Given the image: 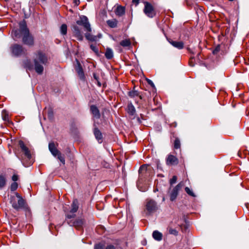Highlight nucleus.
<instances>
[{
	"label": "nucleus",
	"mask_w": 249,
	"mask_h": 249,
	"mask_svg": "<svg viewBox=\"0 0 249 249\" xmlns=\"http://www.w3.org/2000/svg\"><path fill=\"white\" fill-rule=\"evenodd\" d=\"M20 28L22 31V41L28 45H32L34 44L33 37L30 35L29 30L27 28L26 22L24 20L20 22Z\"/></svg>",
	"instance_id": "obj_4"
},
{
	"label": "nucleus",
	"mask_w": 249,
	"mask_h": 249,
	"mask_svg": "<svg viewBox=\"0 0 249 249\" xmlns=\"http://www.w3.org/2000/svg\"><path fill=\"white\" fill-rule=\"evenodd\" d=\"M18 145L23 153L25 159H26V160H25L23 158H22L21 159V161L25 167H28L32 165L33 162L31 160L32 156L29 148L25 145L22 141L20 140L19 141Z\"/></svg>",
	"instance_id": "obj_3"
},
{
	"label": "nucleus",
	"mask_w": 249,
	"mask_h": 249,
	"mask_svg": "<svg viewBox=\"0 0 249 249\" xmlns=\"http://www.w3.org/2000/svg\"><path fill=\"white\" fill-rule=\"evenodd\" d=\"M189 63H190V65L191 66H194V64H193V63H192V61H190V62H189Z\"/></svg>",
	"instance_id": "obj_47"
},
{
	"label": "nucleus",
	"mask_w": 249,
	"mask_h": 249,
	"mask_svg": "<svg viewBox=\"0 0 249 249\" xmlns=\"http://www.w3.org/2000/svg\"><path fill=\"white\" fill-rule=\"evenodd\" d=\"M185 191L188 195L192 197H196V196L195 194L193 192V190L190 189L189 187H186L185 188Z\"/></svg>",
	"instance_id": "obj_32"
},
{
	"label": "nucleus",
	"mask_w": 249,
	"mask_h": 249,
	"mask_svg": "<svg viewBox=\"0 0 249 249\" xmlns=\"http://www.w3.org/2000/svg\"><path fill=\"white\" fill-rule=\"evenodd\" d=\"M48 59L46 55L40 51H38L34 58L35 69L38 74H41L44 70L42 65H46Z\"/></svg>",
	"instance_id": "obj_2"
},
{
	"label": "nucleus",
	"mask_w": 249,
	"mask_h": 249,
	"mask_svg": "<svg viewBox=\"0 0 249 249\" xmlns=\"http://www.w3.org/2000/svg\"><path fill=\"white\" fill-rule=\"evenodd\" d=\"M125 13V8L124 7L122 6H119L117 7L115 14L116 15L121 17Z\"/></svg>",
	"instance_id": "obj_24"
},
{
	"label": "nucleus",
	"mask_w": 249,
	"mask_h": 249,
	"mask_svg": "<svg viewBox=\"0 0 249 249\" xmlns=\"http://www.w3.org/2000/svg\"><path fill=\"white\" fill-rule=\"evenodd\" d=\"M90 48L94 52L98 53V49L95 45L91 44L90 46Z\"/></svg>",
	"instance_id": "obj_36"
},
{
	"label": "nucleus",
	"mask_w": 249,
	"mask_h": 249,
	"mask_svg": "<svg viewBox=\"0 0 249 249\" xmlns=\"http://www.w3.org/2000/svg\"><path fill=\"white\" fill-rule=\"evenodd\" d=\"M146 93L145 92H139V91L137 90H132L129 91L128 92V95L134 98L136 96H139L141 99H143L144 97V95H146Z\"/></svg>",
	"instance_id": "obj_17"
},
{
	"label": "nucleus",
	"mask_w": 249,
	"mask_h": 249,
	"mask_svg": "<svg viewBox=\"0 0 249 249\" xmlns=\"http://www.w3.org/2000/svg\"><path fill=\"white\" fill-rule=\"evenodd\" d=\"M93 133L96 139L98 141V142L100 143H102L103 142L102 134L98 128H94L93 130Z\"/></svg>",
	"instance_id": "obj_18"
},
{
	"label": "nucleus",
	"mask_w": 249,
	"mask_h": 249,
	"mask_svg": "<svg viewBox=\"0 0 249 249\" xmlns=\"http://www.w3.org/2000/svg\"><path fill=\"white\" fill-rule=\"evenodd\" d=\"M12 52L15 56H19L25 53L24 48L21 45L14 44L11 47Z\"/></svg>",
	"instance_id": "obj_11"
},
{
	"label": "nucleus",
	"mask_w": 249,
	"mask_h": 249,
	"mask_svg": "<svg viewBox=\"0 0 249 249\" xmlns=\"http://www.w3.org/2000/svg\"><path fill=\"white\" fill-rule=\"evenodd\" d=\"M168 40L173 46L178 49L180 50L184 48V43L182 41H173L171 39H168Z\"/></svg>",
	"instance_id": "obj_19"
},
{
	"label": "nucleus",
	"mask_w": 249,
	"mask_h": 249,
	"mask_svg": "<svg viewBox=\"0 0 249 249\" xmlns=\"http://www.w3.org/2000/svg\"><path fill=\"white\" fill-rule=\"evenodd\" d=\"M6 184V178L3 175H0V189L4 188Z\"/></svg>",
	"instance_id": "obj_27"
},
{
	"label": "nucleus",
	"mask_w": 249,
	"mask_h": 249,
	"mask_svg": "<svg viewBox=\"0 0 249 249\" xmlns=\"http://www.w3.org/2000/svg\"><path fill=\"white\" fill-rule=\"evenodd\" d=\"M153 238L158 241H161L162 239V234L158 231H154L152 233Z\"/></svg>",
	"instance_id": "obj_23"
},
{
	"label": "nucleus",
	"mask_w": 249,
	"mask_h": 249,
	"mask_svg": "<svg viewBox=\"0 0 249 249\" xmlns=\"http://www.w3.org/2000/svg\"><path fill=\"white\" fill-rule=\"evenodd\" d=\"M148 166L145 164L142 165L139 170V173L140 174H143L145 173L147 170V167Z\"/></svg>",
	"instance_id": "obj_30"
},
{
	"label": "nucleus",
	"mask_w": 249,
	"mask_h": 249,
	"mask_svg": "<svg viewBox=\"0 0 249 249\" xmlns=\"http://www.w3.org/2000/svg\"><path fill=\"white\" fill-rule=\"evenodd\" d=\"M93 76L94 79L97 81L98 86H101V84L100 82L99 81V77L96 75V74L95 73H93Z\"/></svg>",
	"instance_id": "obj_37"
},
{
	"label": "nucleus",
	"mask_w": 249,
	"mask_h": 249,
	"mask_svg": "<svg viewBox=\"0 0 249 249\" xmlns=\"http://www.w3.org/2000/svg\"><path fill=\"white\" fill-rule=\"evenodd\" d=\"M12 179L13 180V181H14V182H16V181H17L18 179V176L17 175H14L13 176H12Z\"/></svg>",
	"instance_id": "obj_41"
},
{
	"label": "nucleus",
	"mask_w": 249,
	"mask_h": 249,
	"mask_svg": "<svg viewBox=\"0 0 249 249\" xmlns=\"http://www.w3.org/2000/svg\"><path fill=\"white\" fill-rule=\"evenodd\" d=\"M79 208V203L77 199H75L73 200L71 205V210L69 213L66 214V219H70L75 216V213L77 211Z\"/></svg>",
	"instance_id": "obj_8"
},
{
	"label": "nucleus",
	"mask_w": 249,
	"mask_h": 249,
	"mask_svg": "<svg viewBox=\"0 0 249 249\" xmlns=\"http://www.w3.org/2000/svg\"><path fill=\"white\" fill-rule=\"evenodd\" d=\"M66 220L69 225L71 226H74L77 229H79L82 227L84 224L83 220L82 219H77L74 221L73 220H71V219H66Z\"/></svg>",
	"instance_id": "obj_12"
},
{
	"label": "nucleus",
	"mask_w": 249,
	"mask_h": 249,
	"mask_svg": "<svg viewBox=\"0 0 249 249\" xmlns=\"http://www.w3.org/2000/svg\"><path fill=\"white\" fill-rule=\"evenodd\" d=\"M2 119L5 122H9V115L7 111L3 110L2 112Z\"/></svg>",
	"instance_id": "obj_29"
},
{
	"label": "nucleus",
	"mask_w": 249,
	"mask_h": 249,
	"mask_svg": "<svg viewBox=\"0 0 249 249\" xmlns=\"http://www.w3.org/2000/svg\"><path fill=\"white\" fill-rule=\"evenodd\" d=\"M49 149L51 154L57 159H58L63 164H65V160L63 155L59 151L55 143L53 142H51L49 143Z\"/></svg>",
	"instance_id": "obj_5"
},
{
	"label": "nucleus",
	"mask_w": 249,
	"mask_h": 249,
	"mask_svg": "<svg viewBox=\"0 0 249 249\" xmlns=\"http://www.w3.org/2000/svg\"><path fill=\"white\" fill-rule=\"evenodd\" d=\"M140 0H132V3L135 5V6H137L139 3Z\"/></svg>",
	"instance_id": "obj_44"
},
{
	"label": "nucleus",
	"mask_w": 249,
	"mask_h": 249,
	"mask_svg": "<svg viewBox=\"0 0 249 249\" xmlns=\"http://www.w3.org/2000/svg\"><path fill=\"white\" fill-rule=\"evenodd\" d=\"M147 83H148V84H149L151 87H152L153 88L155 87V85H154L153 82L151 80L147 79Z\"/></svg>",
	"instance_id": "obj_42"
},
{
	"label": "nucleus",
	"mask_w": 249,
	"mask_h": 249,
	"mask_svg": "<svg viewBox=\"0 0 249 249\" xmlns=\"http://www.w3.org/2000/svg\"><path fill=\"white\" fill-rule=\"evenodd\" d=\"M19 29H17L15 30H13L12 32V35L14 37V39H16L17 38H20L21 36H23L22 35V31L21 30L20 28V22L19 23Z\"/></svg>",
	"instance_id": "obj_21"
},
{
	"label": "nucleus",
	"mask_w": 249,
	"mask_h": 249,
	"mask_svg": "<svg viewBox=\"0 0 249 249\" xmlns=\"http://www.w3.org/2000/svg\"><path fill=\"white\" fill-rule=\"evenodd\" d=\"M60 31L62 35H66L67 33V26L65 24H63L60 27Z\"/></svg>",
	"instance_id": "obj_33"
},
{
	"label": "nucleus",
	"mask_w": 249,
	"mask_h": 249,
	"mask_svg": "<svg viewBox=\"0 0 249 249\" xmlns=\"http://www.w3.org/2000/svg\"><path fill=\"white\" fill-rule=\"evenodd\" d=\"M183 184L182 182L179 183L177 185L174 187L169 193L170 200L171 201H174L177 197L178 192L183 186Z\"/></svg>",
	"instance_id": "obj_9"
},
{
	"label": "nucleus",
	"mask_w": 249,
	"mask_h": 249,
	"mask_svg": "<svg viewBox=\"0 0 249 249\" xmlns=\"http://www.w3.org/2000/svg\"><path fill=\"white\" fill-rule=\"evenodd\" d=\"M144 13L149 18H152L156 16V12L153 6L148 2H144Z\"/></svg>",
	"instance_id": "obj_6"
},
{
	"label": "nucleus",
	"mask_w": 249,
	"mask_h": 249,
	"mask_svg": "<svg viewBox=\"0 0 249 249\" xmlns=\"http://www.w3.org/2000/svg\"><path fill=\"white\" fill-rule=\"evenodd\" d=\"M177 125V124L176 123H174L171 124V126L173 127H176Z\"/></svg>",
	"instance_id": "obj_46"
},
{
	"label": "nucleus",
	"mask_w": 249,
	"mask_h": 249,
	"mask_svg": "<svg viewBox=\"0 0 249 249\" xmlns=\"http://www.w3.org/2000/svg\"><path fill=\"white\" fill-rule=\"evenodd\" d=\"M174 147L176 149H179L180 147V142L178 138H176L174 142Z\"/></svg>",
	"instance_id": "obj_31"
},
{
	"label": "nucleus",
	"mask_w": 249,
	"mask_h": 249,
	"mask_svg": "<svg viewBox=\"0 0 249 249\" xmlns=\"http://www.w3.org/2000/svg\"><path fill=\"white\" fill-rule=\"evenodd\" d=\"M220 51V47L219 46H217L213 51V54H216Z\"/></svg>",
	"instance_id": "obj_39"
},
{
	"label": "nucleus",
	"mask_w": 249,
	"mask_h": 249,
	"mask_svg": "<svg viewBox=\"0 0 249 249\" xmlns=\"http://www.w3.org/2000/svg\"><path fill=\"white\" fill-rule=\"evenodd\" d=\"M145 207L149 214L155 212L158 209L157 202L153 199H147Z\"/></svg>",
	"instance_id": "obj_7"
},
{
	"label": "nucleus",
	"mask_w": 249,
	"mask_h": 249,
	"mask_svg": "<svg viewBox=\"0 0 249 249\" xmlns=\"http://www.w3.org/2000/svg\"><path fill=\"white\" fill-rule=\"evenodd\" d=\"M73 2L75 5L77 6L79 4V0H73Z\"/></svg>",
	"instance_id": "obj_45"
},
{
	"label": "nucleus",
	"mask_w": 249,
	"mask_h": 249,
	"mask_svg": "<svg viewBox=\"0 0 249 249\" xmlns=\"http://www.w3.org/2000/svg\"><path fill=\"white\" fill-rule=\"evenodd\" d=\"M107 25L110 28H115L117 26L118 21L116 19H112L107 21Z\"/></svg>",
	"instance_id": "obj_25"
},
{
	"label": "nucleus",
	"mask_w": 249,
	"mask_h": 249,
	"mask_svg": "<svg viewBox=\"0 0 249 249\" xmlns=\"http://www.w3.org/2000/svg\"><path fill=\"white\" fill-rule=\"evenodd\" d=\"M105 55L107 59H111L113 56V53L112 50L110 48H107Z\"/></svg>",
	"instance_id": "obj_26"
},
{
	"label": "nucleus",
	"mask_w": 249,
	"mask_h": 249,
	"mask_svg": "<svg viewBox=\"0 0 249 249\" xmlns=\"http://www.w3.org/2000/svg\"><path fill=\"white\" fill-rule=\"evenodd\" d=\"M90 110L94 117L96 118L97 119H99L100 118V113L96 106L95 105L91 106Z\"/></svg>",
	"instance_id": "obj_20"
},
{
	"label": "nucleus",
	"mask_w": 249,
	"mask_h": 249,
	"mask_svg": "<svg viewBox=\"0 0 249 249\" xmlns=\"http://www.w3.org/2000/svg\"><path fill=\"white\" fill-rule=\"evenodd\" d=\"M73 33L75 37L77 38V39L79 41H82L83 39V36L82 33L81 32L79 28L75 25L73 27Z\"/></svg>",
	"instance_id": "obj_15"
},
{
	"label": "nucleus",
	"mask_w": 249,
	"mask_h": 249,
	"mask_svg": "<svg viewBox=\"0 0 249 249\" xmlns=\"http://www.w3.org/2000/svg\"><path fill=\"white\" fill-rule=\"evenodd\" d=\"M166 162L168 165H176L178 164V160L176 156L170 154L166 158Z\"/></svg>",
	"instance_id": "obj_13"
},
{
	"label": "nucleus",
	"mask_w": 249,
	"mask_h": 249,
	"mask_svg": "<svg viewBox=\"0 0 249 249\" xmlns=\"http://www.w3.org/2000/svg\"><path fill=\"white\" fill-rule=\"evenodd\" d=\"M138 121H139V123H141L140 119L139 118H138Z\"/></svg>",
	"instance_id": "obj_49"
},
{
	"label": "nucleus",
	"mask_w": 249,
	"mask_h": 249,
	"mask_svg": "<svg viewBox=\"0 0 249 249\" xmlns=\"http://www.w3.org/2000/svg\"><path fill=\"white\" fill-rule=\"evenodd\" d=\"M120 44L123 47H129L131 45V42L129 39H124L120 42Z\"/></svg>",
	"instance_id": "obj_28"
},
{
	"label": "nucleus",
	"mask_w": 249,
	"mask_h": 249,
	"mask_svg": "<svg viewBox=\"0 0 249 249\" xmlns=\"http://www.w3.org/2000/svg\"><path fill=\"white\" fill-rule=\"evenodd\" d=\"M126 110L129 115L131 116L132 119L135 118L136 116V109L132 103H130L128 104Z\"/></svg>",
	"instance_id": "obj_14"
},
{
	"label": "nucleus",
	"mask_w": 249,
	"mask_h": 249,
	"mask_svg": "<svg viewBox=\"0 0 249 249\" xmlns=\"http://www.w3.org/2000/svg\"><path fill=\"white\" fill-rule=\"evenodd\" d=\"M165 201V197L163 196L162 197V201L164 202Z\"/></svg>",
	"instance_id": "obj_48"
},
{
	"label": "nucleus",
	"mask_w": 249,
	"mask_h": 249,
	"mask_svg": "<svg viewBox=\"0 0 249 249\" xmlns=\"http://www.w3.org/2000/svg\"><path fill=\"white\" fill-rule=\"evenodd\" d=\"M169 233L171 234L174 235L175 236L178 235V231L176 229L169 228Z\"/></svg>",
	"instance_id": "obj_35"
},
{
	"label": "nucleus",
	"mask_w": 249,
	"mask_h": 249,
	"mask_svg": "<svg viewBox=\"0 0 249 249\" xmlns=\"http://www.w3.org/2000/svg\"><path fill=\"white\" fill-rule=\"evenodd\" d=\"M76 23L79 25L83 26L86 31L88 32L91 31L90 25L87 17L85 16L80 17V19L76 21Z\"/></svg>",
	"instance_id": "obj_10"
},
{
	"label": "nucleus",
	"mask_w": 249,
	"mask_h": 249,
	"mask_svg": "<svg viewBox=\"0 0 249 249\" xmlns=\"http://www.w3.org/2000/svg\"><path fill=\"white\" fill-rule=\"evenodd\" d=\"M177 180V177L176 176H174L170 180L171 184H173L176 183Z\"/></svg>",
	"instance_id": "obj_38"
},
{
	"label": "nucleus",
	"mask_w": 249,
	"mask_h": 249,
	"mask_svg": "<svg viewBox=\"0 0 249 249\" xmlns=\"http://www.w3.org/2000/svg\"><path fill=\"white\" fill-rule=\"evenodd\" d=\"M10 203L12 207L17 211L28 209V205L26 200L18 193H15V196H10Z\"/></svg>",
	"instance_id": "obj_1"
},
{
	"label": "nucleus",
	"mask_w": 249,
	"mask_h": 249,
	"mask_svg": "<svg viewBox=\"0 0 249 249\" xmlns=\"http://www.w3.org/2000/svg\"><path fill=\"white\" fill-rule=\"evenodd\" d=\"M94 249H103L102 246L100 244L95 245Z\"/></svg>",
	"instance_id": "obj_43"
},
{
	"label": "nucleus",
	"mask_w": 249,
	"mask_h": 249,
	"mask_svg": "<svg viewBox=\"0 0 249 249\" xmlns=\"http://www.w3.org/2000/svg\"><path fill=\"white\" fill-rule=\"evenodd\" d=\"M75 70L79 78L81 80H84L85 78L84 72L82 66L78 61H77V66L75 67Z\"/></svg>",
	"instance_id": "obj_16"
},
{
	"label": "nucleus",
	"mask_w": 249,
	"mask_h": 249,
	"mask_svg": "<svg viewBox=\"0 0 249 249\" xmlns=\"http://www.w3.org/2000/svg\"><path fill=\"white\" fill-rule=\"evenodd\" d=\"M101 34H99L97 36H96L91 35L89 33H87L85 34L86 38L88 40L91 41H96L97 40V38H100L101 37Z\"/></svg>",
	"instance_id": "obj_22"
},
{
	"label": "nucleus",
	"mask_w": 249,
	"mask_h": 249,
	"mask_svg": "<svg viewBox=\"0 0 249 249\" xmlns=\"http://www.w3.org/2000/svg\"><path fill=\"white\" fill-rule=\"evenodd\" d=\"M105 249H118L112 245H107Z\"/></svg>",
	"instance_id": "obj_40"
},
{
	"label": "nucleus",
	"mask_w": 249,
	"mask_h": 249,
	"mask_svg": "<svg viewBox=\"0 0 249 249\" xmlns=\"http://www.w3.org/2000/svg\"><path fill=\"white\" fill-rule=\"evenodd\" d=\"M18 187V184L16 182H13L10 186V190L11 191H16Z\"/></svg>",
	"instance_id": "obj_34"
}]
</instances>
